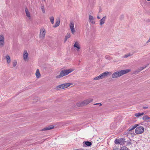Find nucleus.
Returning <instances> with one entry per match:
<instances>
[{
	"label": "nucleus",
	"instance_id": "f257e3e1",
	"mask_svg": "<svg viewBox=\"0 0 150 150\" xmlns=\"http://www.w3.org/2000/svg\"><path fill=\"white\" fill-rule=\"evenodd\" d=\"M131 71L130 69H127L124 70L117 71L113 73L112 75L113 78H117L123 75L126 74Z\"/></svg>",
	"mask_w": 150,
	"mask_h": 150
},
{
	"label": "nucleus",
	"instance_id": "f03ea898",
	"mask_svg": "<svg viewBox=\"0 0 150 150\" xmlns=\"http://www.w3.org/2000/svg\"><path fill=\"white\" fill-rule=\"evenodd\" d=\"M72 69H64L62 70L59 75L57 76L56 77L57 78H60L63 76L67 75L74 71Z\"/></svg>",
	"mask_w": 150,
	"mask_h": 150
},
{
	"label": "nucleus",
	"instance_id": "7ed1b4c3",
	"mask_svg": "<svg viewBox=\"0 0 150 150\" xmlns=\"http://www.w3.org/2000/svg\"><path fill=\"white\" fill-rule=\"evenodd\" d=\"M93 101V99L91 98H88L84 100L82 102H80L77 103V105L78 106L80 107L86 105L89 103Z\"/></svg>",
	"mask_w": 150,
	"mask_h": 150
},
{
	"label": "nucleus",
	"instance_id": "20e7f679",
	"mask_svg": "<svg viewBox=\"0 0 150 150\" xmlns=\"http://www.w3.org/2000/svg\"><path fill=\"white\" fill-rule=\"evenodd\" d=\"M72 83H67L60 85L56 87L57 89H63L67 88L71 85Z\"/></svg>",
	"mask_w": 150,
	"mask_h": 150
},
{
	"label": "nucleus",
	"instance_id": "39448f33",
	"mask_svg": "<svg viewBox=\"0 0 150 150\" xmlns=\"http://www.w3.org/2000/svg\"><path fill=\"white\" fill-rule=\"evenodd\" d=\"M144 131V128L143 127L139 126L137 127L135 130V133L139 134L143 133Z\"/></svg>",
	"mask_w": 150,
	"mask_h": 150
},
{
	"label": "nucleus",
	"instance_id": "423d86ee",
	"mask_svg": "<svg viewBox=\"0 0 150 150\" xmlns=\"http://www.w3.org/2000/svg\"><path fill=\"white\" fill-rule=\"evenodd\" d=\"M45 33V30L44 28H42L41 29L40 34V39L42 40L44 38Z\"/></svg>",
	"mask_w": 150,
	"mask_h": 150
},
{
	"label": "nucleus",
	"instance_id": "0eeeda50",
	"mask_svg": "<svg viewBox=\"0 0 150 150\" xmlns=\"http://www.w3.org/2000/svg\"><path fill=\"white\" fill-rule=\"evenodd\" d=\"M112 74V72L110 71L105 72L100 75L101 79L105 78L106 76H109Z\"/></svg>",
	"mask_w": 150,
	"mask_h": 150
},
{
	"label": "nucleus",
	"instance_id": "6e6552de",
	"mask_svg": "<svg viewBox=\"0 0 150 150\" xmlns=\"http://www.w3.org/2000/svg\"><path fill=\"white\" fill-rule=\"evenodd\" d=\"M5 44L4 38L3 35H0V47H2Z\"/></svg>",
	"mask_w": 150,
	"mask_h": 150
},
{
	"label": "nucleus",
	"instance_id": "1a4fd4ad",
	"mask_svg": "<svg viewBox=\"0 0 150 150\" xmlns=\"http://www.w3.org/2000/svg\"><path fill=\"white\" fill-rule=\"evenodd\" d=\"M23 59L25 61H27L28 59V54L27 51L24 50L23 53Z\"/></svg>",
	"mask_w": 150,
	"mask_h": 150
},
{
	"label": "nucleus",
	"instance_id": "9d476101",
	"mask_svg": "<svg viewBox=\"0 0 150 150\" xmlns=\"http://www.w3.org/2000/svg\"><path fill=\"white\" fill-rule=\"evenodd\" d=\"M74 23L73 22H71L69 24L70 28L71 31L72 33L73 34L75 32V30L74 28Z\"/></svg>",
	"mask_w": 150,
	"mask_h": 150
},
{
	"label": "nucleus",
	"instance_id": "9b49d317",
	"mask_svg": "<svg viewBox=\"0 0 150 150\" xmlns=\"http://www.w3.org/2000/svg\"><path fill=\"white\" fill-rule=\"evenodd\" d=\"M106 19V16H104L102 18L100 21L99 24L101 26L105 23Z\"/></svg>",
	"mask_w": 150,
	"mask_h": 150
},
{
	"label": "nucleus",
	"instance_id": "f8f14e48",
	"mask_svg": "<svg viewBox=\"0 0 150 150\" xmlns=\"http://www.w3.org/2000/svg\"><path fill=\"white\" fill-rule=\"evenodd\" d=\"M74 46L76 48V50L79 51L81 48L80 45H79L78 42H75L74 45Z\"/></svg>",
	"mask_w": 150,
	"mask_h": 150
},
{
	"label": "nucleus",
	"instance_id": "ddd939ff",
	"mask_svg": "<svg viewBox=\"0 0 150 150\" xmlns=\"http://www.w3.org/2000/svg\"><path fill=\"white\" fill-rule=\"evenodd\" d=\"M25 11L26 16L28 17L29 19H30L31 18L30 13L28 9L27 8H25Z\"/></svg>",
	"mask_w": 150,
	"mask_h": 150
},
{
	"label": "nucleus",
	"instance_id": "4468645a",
	"mask_svg": "<svg viewBox=\"0 0 150 150\" xmlns=\"http://www.w3.org/2000/svg\"><path fill=\"white\" fill-rule=\"evenodd\" d=\"M89 18L90 21L93 24H95V21L94 20L93 17L90 15L89 16Z\"/></svg>",
	"mask_w": 150,
	"mask_h": 150
},
{
	"label": "nucleus",
	"instance_id": "2eb2a0df",
	"mask_svg": "<svg viewBox=\"0 0 150 150\" xmlns=\"http://www.w3.org/2000/svg\"><path fill=\"white\" fill-rule=\"evenodd\" d=\"M83 143L85 145L83 144V146H90L92 145V143L91 142H88V141H84L83 142Z\"/></svg>",
	"mask_w": 150,
	"mask_h": 150
},
{
	"label": "nucleus",
	"instance_id": "dca6fc26",
	"mask_svg": "<svg viewBox=\"0 0 150 150\" xmlns=\"http://www.w3.org/2000/svg\"><path fill=\"white\" fill-rule=\"evenodd\" d=\"M35 75L37 78H38L40 77L41 75L40 72L39 70L38 69L36 70V72L35 73Z\"/></svg>",
	"mask_w": 150,
	"mask_h": 150
},
{
	"label": "nucleus",
	"instance_id": "f3484780",
	"mask_svg": "<svg viewBox=\"0 0 150 150\" xmlns=\"http://www.w3.org/2000/svg\"><path fill=\"white\" fill-rule=\"evenodd\" d=\"M120 144V145H122L125 144V139L123 138L119 139Z\"/></svg>",
	"mask_w": 150,
	"mask_h": 150
},
{
	"label": "nucleus",
	"instance_id": "a211bd4d",
	"mask_svg": "<svg viewBox=\"0 0 150 150\" xmlns=\"http://www.w3.org/2000/svg\"><path fill=\"white\" fill-rule=\"evenodd\" d=\"M53 128H54L53 126H48V127H46L45 128H43V129H42V131H43L50 130V129H53Z\"/></svg>",
	"mask_w": 150,
	"mask_h": 150
},
{
	"label": "nucleus",
	"instance_id": "6ab92c4d",
	"mask_svg": "<svg viewBox=\"0 0 150 150\" xmlns=\"http://www.w3.org/2000/svg\"><path fill=\"white\" fill-rule=\"evenodd\" d=\"M144 113L143 112L142 113L138 112V113H135L134 114V116L137 117H139L140 116L143 115Z\"/></svg>",
	"mask_w": 150,
	"mask_h": 150
},
{
	"label": "nucleus",
	"instance_id": "aec40b11",
	"mask_svg": "<svg viewBox=\"0 0 150 150\" xmlns=\"http://www.w3.org/2000/svg\"><path fill=\"white\" fill-rule=\"evenodd\" d=\"M138 126V125L136 124L132 126H131L129 129V131H131V130H132L134 129Z\"/></svg>",
	"mask_w": 150,
	"mask_h": 150
},
{
	"label": "nucleus",
	"instance_id": "412c9836",
	"mask_svg": "<svg viewBox=\"0 0 150 150\" xmlns=\"http://www.w3.org/2000/svg\"><path fill=\"white\" fill-rule=\"evenodd\" d=\"M6 59L7 63L8 64L10 63L11 62V59L9 55H6Z\"/></svg>",
	"mask_w": 150,
	"mask_h": 150
},
{
	"label": "nucleus",
	"instance_id": "4be33fe9",
	"mask_svg": "<svg viewBox=\"0 0 150 150\" xmlns=\"http://www.w3.org/2000/svg\"><path fill=\"white\" fill-rule=\"evenodd\" d=\"M143 119L145 120L146 121L150 119V117H149L147 115H145L143 117Z\"/></svg>",
	"mask_w": 150,
	"mask_h": 150
},
{
	"label": "nucleus",
	"instance_id": "5701e85b",
	"mask_svg": "<svg viewBox=\"0 0 150 150\" xmlns=\"http://www.w3.org/2000/svg\"><path fill=\"white\" fill-rule=\"evenodd\" d=\"M71 35L70 34H67V35L65 36V38L64 42H65L70 37Z\"/></svg>",
	"mask_w": 150,
	"mask_h": 150
},
{
	"label": "nucleus",
	"instance_id": "b1692460",
	"mask_svg": "<svg viewBox=\"0 0 150 150\" xmlns=\"http://www.w3.org/2000/svg\"><path fill=\"white\" fill-rule=\"evenodd\" d=\"M60 24V21L59 20H58L55 23V25L54 26V27H58Z\"/></svg>",
	"mask_w": 150,
	"mask_h": 150
},
{
	"label": "nucleus",
	"instance_id": "393cba45",
	"mask_svg": "<svg viewBox=\"0 0 150 150\" xmlns=\"http://www.w3.org/2000/svg\"><path fill=\"white\" fill-rule=\"evenodd\" d=\"M42 11V12L43 13H45V8L44 5L43 4H41L40 7Z\"/></svg>",
	"mask_w": 150,
	"mask_h": 150
},
{
	"label": "nucleus",
	"instance_id": "a878e982",
	"mask_svg": "<svg viewBox=\"0 0 150 150\" xmlns=\"http://www.w3.org/2000/svg\"><path fill=\"white\" fill-rule=\"evenodd\" d=\"M105 58L108 60H110L112 59V58L108 55H106L105 56Z\"/></svg>",
	"mask_w": 150,
	"mask_h": 150
},
{
	"label": "nucleus",
	"instance_id": "bb28decb",
	"mask_svg": "<svg viewBox=\"0 0 150 150\" xmlns=\"http://www.w3.org/2000/svg\"><path fill=\"white\" fill-rule=\"evenodd\" d=\"M148 65H147L145 66L140 67V68L138 69V72H139L140 71H142V70L143 69H144Z\"/></svg>",
	"mask_w": 150,
	"mask_h": 150
},
{
	"label": "nucleus",
	"instance_id": "cd10ccee",
	"mask_svg": "<svg viewBox=\"0 0 150 150\" xmlns=\"http://www.w3.org/2000/svg\"><path fill=\"white\" fill-rule=\"evenodd\" d=\"M50 19L51 23L53 24L54 23V17L53 16L50 17Z\"/></svg>",
	"mask_w": 150,
	"mask_h": 150
},
{
	"label": "nucleus",
	"instance_id": "c85d7f7f",
	"mask_svg": "<svg viewBox=\"0 0 150 150\" xmlns=\"http://www.w3.org/2000/svg\"><path fill=\"white\" fill-rule=\"evenodd\" d=\"M101 79V78L100 75L99 76L94 78L93 80H96L100 79Z\"/></svg>",
	"mask_w": 150,
	"mask_h": 150
},
{
	"label": "nucleus",
	"instance_id": "c756f323",
	"mask_svg": "<svg viewBox=\"0 0 150 150\" xmlns=\"http://www.w3.org/2000/svg\"><path fill=\"white\" fill-rule=\"evenodd\" d=\"M120 150H128V149L126 146H122L120 148Z\"/></svg>",
	"mask_w": 150,
	"mask_h": 150
},
{
	"label": "nucleus",
	"instance_id": "7c9ffc66",
	"mask_svg": "<svg viewBox=\"0 0 150 150\" xmlns=\"http://www.w3.org/2000/svg\"><path fill=\"white\" fill-rule=\"evenodd\" d=\"M115 143L116 144H120L119 140V139H116L114 141Z\"/></svg>",
	"mask_w": 150,
	"mask_h": 150
},
{
	"label": "nucleus",
	"instance_id": "2f4dec72",
	"mask_svg": "<svg viewBox=\"0 0 150 150\" xmlns=\"http://www.w3.org/2000/svg\"><path fill=\"white\" fill-rule=\"evenodd\" d=\"M17 64V62L16 60H14L13 62V67L16 66Z\"/></svg>",
	"mask_w": 150,
	"mask_h": 150
},
{
	"label": "nucleus",
	"instance_id": "473e14b6",
	"mask_svg": "<svg viewBox=\"0 0 150 150\" xmlns=\"http://www.w3.org/2000/svg\"><path fill=\"white\" fill-rule=\"evenodd\" d=\"M131 56V54H127L123 56V57H124V58H125V57L127 58L129 56Z\"/></svg>",
	"mask_w": 150,
	"mask_h": 150
},
{
	"label": "nucleus",
	"instance_id": "72a5a7b5",
	"mask_svg": "<svg viewBox=\"0 0 150 150\" xmlns=\"http://www.w3.org/2000/svg\"><path fill=\"white\" fill-rule=\"evenodd\" d=\"M94 105H99V106H101L102 105V104L101 103H94Z\"/></svg>",
	"mask_w": 150,
	"mask_h": 150
},
{
	"label": "nucleus",
	"instance_id": "f704fd0d",
	"mask_svg": "<svg viewBox=\"0 0 150 150\" xmlns=\"http://www.w3.org/2000/svg\"><path fill=\"white\" fill-rule=\"evenodd\" d=\"M148 107H146H146H143V108L144 109H147L148 108Z\"/></svg>",
	"mask_w": 150,
	"mask_h": 150
},
{
	"label": "nucleus",
	"instance_id": "c9c22d12",
	"mask_svg": "<svg viewBox=\"0 0 150 150\" xmlns=\"http://www.w3.org/2000/svg\"><path fill=\"white\" fill-rule=\"evenodd\" d=\"M75 150H83V149H76Z\"/></svg>",
	"mask_w": 150,
	"mask_h": 150
},
{
	"label": "nucleus",
	"instance_id": "e433bc0d",
	"mask_svg": "<svg viewBox=\"0 0 150 150\" xmlns=\"http://www.w3.org/2000/svg\"><path fill=\"white\" fill-rule=\"evenodd\" d=\"M97 18L98 19H100V17L99 16H97Z\"/></svg>",
	"mask_w": 150,
	"mask_h": 150
},
{
	"label": "nucleus",
	"instance_id": "4c0bfd02",
	"mask_svg": "<svg viewBox=\"0 0 150 150\" xmlns=\"http://www.w3.org/2000/svg\"><path fill=\"white\" fill-rule=\"evenodd\" d=\"M150 42V38H149V40L148 41V42Z\"/></svg>",
	"mask_w": 150,
	"mask_h": 150
},
{
	"label": "nucleus",
	"instance_id": "58836bf2",
	"mask_svg": "<svg viewBox=\"0 0 150 150\" xmlns=\"http://www.w3.org/2000/svg\"><path fill=\"white\" fill-rule=\"evenodd\" d=\"M147 1H150V0H147Z\"/></svg>",
	"mask_w": 150,
	"mask_h": 150
}]
</instances>
